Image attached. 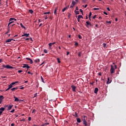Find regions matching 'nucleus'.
Here are the masks:
<instances>
[{
	"label": "nucleus",
	"instance_id": "obj_17",
	"mask_svg": "<svg viewBox=\"0 0 126 126\" xmlns=\"http://www.w3.org/2000/svg\"><path fill=\"white\" fill-rule=\"evenodd\" d=\"M18 90V87L13 88L12 89H11V90L12 91H15V90Z\"/></svg>",
	"mask_w": 126,
	"mask_h": 126
},
{
	"label": "nucleus",
	"instance_id": "obj_46",
	"mask_svg": "<svg viewBox=\"0 0 126 126\" xmlns=\"http://www.w3.org/2000/svg\"><path fill=\"white\" fill-rule=\"evenodd\" d=\"M2 67H4L5 68H6V65L3 64L2 65Z\"/></svg>",
	"mask_w": 126,
	"mask_h": 126
},
{
	"label": "nucleus",
	"instance_id": "obj_4",
	"mask_svg": "<svg viewBox=\"0 0 126 126\" xmlns=\"http://www.w3.org/2000/svg\"><path fill=\"white\" fill-rule=\"evenodd\" d=\"M71 88H72V90L73 91V92H76V87L75 86L72 85L71 86Z\"/></svg>",
	"mask_w": 126,
	"mask_h": 126
},
{
	"label": "nucleus",
	"instance_id": "obj_35",
	"mask_svg": "<svg viewBox=\"0 0 126 126\" xmlns=\"http://www.w3.org/2000/svg\"><path fill=\"white\" fill-rule=\"evenodd\" d=\"M58 63H61V61H60V58H57Z\"/></svg>",
	"mask_w": 126,
	"mask_h": 126
},
{
	"label": "nucleus",
	"instance_id": "obj_64",
	"mask_svg": "<svg viewBox=\"0 0 126 126\" xmlns=\"http://www.w3.org/2000/svg\"><path fill=\"white\" fill-rule=\"evenodd\" d=\"M101 74H101V73H100V72H99V73H98V75L101 76Z\"/></svg>",
	"mask_w": 126,
	"mask_h": 126
},
{
	"label": "nucleus",
	"instance_id": "obj_25",
	"mask_svg": "<svg viewBox=\"0 0 126 126\" xmlns=\"http://www.w3.org/2000/svg\"><path fill=\"white\" fill-rule=\"evenodd\" d=\"M78 18L80 19V18H83V17L81 15H79L78 16Z\"/></svg>",
	"mask_w": 126,
	"mask_h": 126
},
{
	"label": "nucleus",
	"instance_id": "obj_50",
	"mask_svg": "<svg viewBox=\"0 0 126 126\" xmlns=\"http://www.w3.org/2000/svg\"><path fill=\"white\" fill-rule=\"evenodd\" d=\"M52 43H50L49 44V47H52Z\"/></svg>",
	"mask_w": 126,
	"mask_h": 126
},
{
	"label": "nucleus",
	"instance_id": "obj_62",
	"mask_svg": "<svg viewBox=\"0 0 126 126\" xmlns=\"http://www.w3.org/2000/svg\"><path fill=\"white\" fill-rule=\"evenodd\" d=\"M117 65H115V69H117Z\"/></svg>",
	"mask_w": 126,
	"mask_h": 126
},
{
	"label": "nucleus",
	"instance_id": "obj_39",
	"mask_svg": "<svg viewBox=\"0 0 126 126\" xmlns=\"http://www.w3.org/2000/svg\"><path fill=\"white\" fill-rule=\"evenodd\" d=\"M106 23H108L109 24H111V23H112V22L110 21H106Z\"/></svg>",
	"mask_w": 126,
	"mask_h": 126
},
{
	"label": "nucleus",
	"instance_id": "obj_43",
	"mask_svg": "<svg viewBox=\"0 0 126 126\" xmlns=\"http://www.w3.org/2000/svg\"><path fill=\"white\" fill-rule=\"evenodd\" d=\"M28 74H31L32 75H33V73H31L30 71H29V72H28Z\"/></svg>",
	"mask_w": 126,
	"mask_h": 126
},
{
	"label": "nucleus",
	"instance_id": "obj_63",
	"mask_svg": "<svg viewBox=\"0 0 126 126\" xmlns=\"http://www.w3.org/2000/svg\"><path fill=\"white\" fill-rule=\"evenodd\" d=\"M78 9H78V7H77V6L76 7V10H78Z\"/></svg>",
	"mask_w": 126,
	"mask_h": 126
},
{
	"label": "nucleus",
	"instance_id": "obj_24",
	"mask_svg": "<svg viewBox=\"0 0 126 126\" xmlns=\"http://www.w3.org/2000/svg\"><path fill=\"white\" fill-rule=\"evenodd\" d=\"M29 11L30 13H31V14H32L33 13V10H32V9H30Z\"/></svg>",
	"mask_w": 126,
	"mask_h": 126
},
{
	"label": "nucleus",
	"instance_id": "obj_12",
	"mask_svg": "<svg viewBox=\"0 0 126 126\" xmlns=\"http://www.w3.org/2000/svg\"><path fill=\"white\" fill-rule=\"evenodd\" d=\"M98 91L99 90L98 89V88H95L94 91V93H95V94H97V93H98Z\"/></svg>",
	"mask_w": 126,
	"mask_h": 126
},
{
	"label": "nucleus",
	"instance_id": "obj_40",
	"mask_svg": "<svg viewBox=\"0 0 126 126\" xmlns=\"http://www.w3.org/2000/svg\"><path fill=\"white\" fill-rule=\"evenodd\" d=\"M48 18H49V16H48V15L46 16L45 18V20H47V19H48Z\"/></svg>",
	"mask_w": 126,
	"mask_h": 126
},
{
	"label": "nucleus",
	"instance_id": "obj_60",
	"mask_svg": "<svg viewBox=\"0 0 126 126\" xmlns=\"http://www.w3.org/2000/svg\"><path fill=\"white\" fill-rule=\"evenodd\" d=\"M8 33H9V29H8L7 32L5 33V34H8Z\"/></svg>",
	"mask_w": 126,
	"mask_h": 126
},
{
	"label": "nucleus",
	"instance_id": "obj_56",
	"mask_svg": "<svg viewBox=\"0 0 126 126\" xmlns=\"http://www.w3.org/2000/svg\"><path fill=\"white\" fill-rule=\"evenodd\" d=\"M30 39V38H27L26 39V40L27 41H29Z\"/></svg>",
	"mask_w": 126,
	"mask_h": 126
},
{
	"label": "nucleus",
	"instance_id": "obj_14",
	"mask_svg": "<svg viewBox=\"0 0 126 126\" xmlns=\"http://www.w3.org/2000/svg\"><path fill=\"white\" fill-rule=\"evenodd\" d=\"M29 35H30L29 33H24L22 35V36L24 37L25 36V37H29Z\"/></svg>",
	"mask_w": 126,
	"mask_h": 126
},
{
	"label": "nucleus",
	"instance_id": "obj_38",
	"mask_svg": "<svg viewBox=\"0 0 126 126\" xmlns=\"http://www.w3.org/2000/svg\"><path fill=\"white\" fill-rule=\"evenodd\" d=\"M44 52L45 54L48 53V50H47L46 49H44Z\"/></svg>",
	"mask_w": 126,
	"mask_h": 126
},
{
	"label": "nucleus",
	"instance_id": "obj_36",
	"mask_svg": "<svg viewBox=\"0 0 126 126\" xmlns=\"http://www.w3.org/2000/svg\"><path fill=\"white\" fill-rule=\"evenodd\" d=\"M80 12H81L82 15H83V10L82 9H80Z\"/></svg>",
	"mask_w": 126,
	"mask_h": 126
},
{
	"label": "nucleus",
	"instance_id": "obj_41",
	"mask_svg": "<svg viewBox=\"0 0 126 126\" xmlns=\"http://www.w3.org/2000/svg\"><path fill=\"white\" fill-rule=\"evenodd\" d=\"M15 111V109H13L10 111V113H14V111Z\"/></svg>",
	"mask_w": 126,
	"mask_h": 126
},
{
	"label": "nucleus",
	"instance_id": "obj_34",
	"mask_svg": "<svg viewBox=\"0 0 126 126\" xmlns=\"http://www.w3.org/2000/svg\"><path fill=\"white\" fill-rule=\"evenodd\" d=\"M35 113H36V110L35 109H33L32 110V114H35Z\"/></svg>",
	"mask_w": 126,
	"mask_h": 126
},
{
	"label": "nucleus",
	"instance_id": "obj_54",
	"mask_svg": "<svg viewBox=\"0 0 126 126\" xmlns=\"http://www.w3.org/2000/svg\"><path fill=\"white\" fill-rule=\"evenodd\" d=\"M26 60H28V61H31V59H30L29 58H27Z\"/></svg>",
	"mask_w": 126,
	"mask_h": 126
},
{
	"label": "nucleus",
	"instance_id": "obj_8",
	"mask_svg": "<svg viewBox=\"0 0 126 126\" xmlns=\"http://www.w3.org/2000/svg\"><path fill=\"white\" fill-rule=\"evenodd\" d=\"M4 99V97L2 95H0V104H1V102H2V100Z\"/></svg>",
	"mask_w": 126,
	"mask_h": 126
},
{
	"label": "nucleus",
	"instance_id": "obj_59",
	"mask_svg": "<svg viewBox=\"0 0 126 126\" xmlns=\"http://www.w3.org/2000/svg\"><path fill=\"white\" fill-rule=\"evenodd\" d=\"M107 10L108 11H110L111 10L110 9V8H109V7H107Z\"/></svg>",
	"mask_w": 126,
	"mask_h": 126
},
{
	"label": "nucleus",
	"instance_id": "obj_9",
	"mask_svg": "<svg viewBox=\"0 0 126 126\" xmlns=\"http://www.w3.org/2000/svg\"><path fill=\"white\" fill-rule=\"evenodd\" d=\"M14 84H15V83H12L11 84H10L9 86L8 87L10 89L12 88V87H13V85H14Z\"/></svg>",
	"mask_w": 126,
	"mask_h": 126
},
{
	"label": "nucleus",
	"instance_id": "obj_49",
	"mask_svg": "<svg viewBox=\"0 0 126 126\" xmlns=\"http://www.w3.org/2000/svg\"><path fill=\"white\" fill-rule=\"evenodd\" d=\"M27 68H28L27 70H28V69H29V68H30V66L28 65V66H27Z\"/></svg>",
	"mask_w": 126,
	"mask_h": 126
},
{
	"label": "nucleus",
	"instance_id": "obj_57",
	"mask_svg": "<svg viewBox=\"0 0 126 126\" xmlns=\"http://www.w3.org/2000/svg\"><path fill=\"white\" fill-rule=\"evenodd\" d=\"M75 45L76 46H78V43L75 42Z\"/></svg>",
	"mask_w": 126,
	"mask_h": 126
},
{
	"label": "nucleus",
	"instance_id": "obj_3",
	"mask_svg": "<svg viewBox=\"0 0 126 126\" xmlns=\"http://www.w3.org/2000/svg\"><path fill=\"white\" fill-rule=\"evenodd\" d=\"M76 4V2L72 0L71 2V4L70 6V8H73V6H74Z\"/></svg>",
	"mask_w": 126,
	"mask_h": 126
},
{
	"label": "nucleus",
	"instance_id": "obj_58",
	"mask_svg": "<svg viewBox=\"0 0 126 126\" xmlns=\"http://www.w3.org/2000/svg\"><path fill=\"white\" fill-rule=\"evenodd\" d=\"M37 94L36 93L34 94V97H37Z\"/></svg>",
	"mask_w": 126,
	"mask_h": 126
},
{
	"label": "nucleus",
	"instance_id": "obj_53",
	"mask_svg": "<svg viewBox=\"0 0 126 126\" xmlns=\"http://www.w3.org/2000/svg\"><path fill=\"white\" fill-rule=\"evenodd\" d=\"M28 121H29V122H30V121H31V117L29 118Z\"/></svg>",
	"mask_w": 126,
	"mask_h": 126
},
{
	"label": "nucleus",
	"instance_id": "obj_2",
	"mask_svg": "<svg viewBox=\"0 0 126 126\" xmlns=\"http://www.w3.org/2000/svg\"><path fill=\"white\" fill-rule=\"evenodd\" d=\"M110 73H111V74L115 73V69L114 68V66L112 65H111Z\"/></svg>",
	"mask_w": 126,
	"mask_h": 126
},
{
	"label": "nucleus",
	"instance_id": "obj_21",
	"mask_svg": "<svg viewBox=\"0 0 126 126\" xmlns=\"http://www.w3.org/2000/svg\"><path fill=\"white\" fill-rule=\"evenodd\" d=\"M20 25L21 27H22V28H24V29H25V27H24V26H23V25L22 24V23H20Z\"/></svg>",
	"mask_w": 126,
	"mask_h": 126
},
{
	"label": "nucleus",
	"instance_id": "obj_37",
	"mask_svg": "<svg viewBox=\"0 0 126 126\" xmlns=\"http://www.w3.org/2000/svg\"><path fill=\"white\" fill-rule=\"evenodd\" d=\"M21 122H25V119L23 118L20 120Z\"/></svg>",
	"mask_w": 126,
	"mask_h": 126
},
{
	"label": "nucleus",
	"instance_id": "obj_48",
	"mask_svg": "<svg viewBox=\"0 0 126 126\" xmlns=\"http://www.w3.org/2000/svg\"><path fill=\"white\" fill-rule=\"evenodd\" d=\"M96 16H97L96 15H95L93 17V19H95V18L96 17Z\"/></svg>",
	"mask_w": 126,
	"mask_h": 126
},
{
	"label": "nucleus",
	"instance_id": "obj_5",
	"mask_svg": "<svg viewBox=\"0 0 126 126\" xmlns=\"http://www.w3.org/2000/svg\"><path fill=\"white\" fill-rule=\"evenodd\" d=\"M6 107H8L7 111H9V110H11V109H12L13 105H6Z\"/></svg>",
	"mask_w": 126,
	"mask_h": 126
},
{
	"label": "nucleus",
	"instance_id": "obj_19",
	"mask_svg": "<svg viewBox=\"0 0 126 126\" xmlns=\"http://www.w3.org/2000/svg\"><path fill=\"white\" fill-rule=\"evenodd\" d=\"M28 64H24L23 66V68H25V67H27Z\"/></svg>",
	"mask_w": 126,
	"mask_h": 126
},
{
	"label": "nucleus",
	"instance_id": "obj_11",
	"mask_svg": "<svg viewBox=\"0 0 126 126\" xmlns=\"http://www.w3.org/2000/svg\"><path fill=\"white\" fill-rule=\"evenodd\" d=\"M4 110H5V108H4V107H1L0 108V112L2 114V112H3V111H4Z\"/></svg>",
	"mask_w": 126,
	"mask_h": 126
},
{
	"label": "nucleus",
	"instance_id": "obj_42",
	"mask_svg": "<svg viewBox=\"0 0 126 126\" xmlns=\"http://www.w3.org/2000/svg\"><path fill=\"white\" fill-rule=\"evenodd\" d=\"M30 63H31V64L33 63V60H32L31 59V60H30Z\"/></svg>",
	"mask_w": 126,
	"mask_h": 126
},
{
	"label": "nucleus",
	"instance_id": "obj_23",
	"mask_svg": "<svg viewBox=\"0 0 126 126\" xmlns=\"http://www.w3.org/2000/svg\"><path fill=\"white\" fill-rule=\"evenodd\" d=\"M40 78L41 79V81L43 83H45V82L44 81V78H43V77L42 76H40Z\"/></svg>",
	"mask_w": 126,
	"mask_h": 126
},
{
	"label": "nucleus",
	"instance_id": "obj_29",
	"mask_svg": "<svg viewBox=\"0 0 126 126\" xmlns=\"http://www.w3.org/2000/svg\"><path fill=\"white\" fill-rule=\"evenodd\" d=\"M91 15H92V12H90L89 15V18H91Z\"/></svg>",
	"mask_w": 126,
	"mask_h": 126
},
{
	"label": "nucleus",
	"instance_id": "obj_16",
	"mask_svg": "<svg viewBox=\"0 0 126 126\" xmlns=\"http://www.w3.org/2000/svg\"><path fill=\"white\" fill-rule=\"evenodd\" d=\"M12 40H13V39H8L6 40V43H10Z\"/></svg>",
	"mask_w": 126,
	"mask_h": 126
},
{
	"label": "nucleus",
	"instance_id": "obj_61",
	"mask_svg": "<svg viewBox=\"0 0 126 126\" xmlns=\"http://www.w3.org/2000/svg\"><path fill=\"white\" fill-rule=\"evenodd\" d=\"M69 55V52H67L66 56H68Z\"/></svg>",
	"mask_w": 126,
	"mask_h": 126
},
{
	"label": "nucleus",
	"instance_id": "obj_15",
	"mask_svg": "<svg viewBox=\"0 0 126 126\" xmlns=\"http://www.w3.org/2000/svg\"><path fill=\"white\" fill-rule=\"evenodd\" d=\"M83 122L84 125H85V126H87V122H86V119H83Z\"/></svg>",
	"mask_w": 126,
	"mask_h": 126
},
{
	"label": "nucleus",
	"instance_id": "obj_1",
	"mask_svg": "<svg viewBox=\"0 0 126 126\" xmlns=\"http://www.w3.org/2000/svg\"><path fill=\"white\" fill-rule=\"evenodd\" d=\"M16 19L15 18H11L9 19V24H8V27L9 28V25H10V24H12V23H13V22H14V21H16Z\"/></svg>",
	"mask_w": 126,
	"mask_h": 126
},
{
	"label": "nucleus",
	"instance_id": "obj_26",
	"mask_svg": "<svg viewBox=\"0 0 126 126\" xmlns=\"http://www.w3.org/2000/svg\"><path fill=\"white\" fill-rule=\"evenodd\" d=\"M81 53H82L81 52H80L78 53V57H81Z\"/></svg>",
	"mask_w": 126,
	"mask_h": 126
},
{
	"label": "nucleus",
	"instance_id": "obj_28",
	"mask_svg": "<svg viewBox=\"0 0 126 126\" xmlns=\"http://www.w3.org/2000/svg\"><path fill=\"white\" fill-rule=\"evenodd\" d=\"M107 44L106 43H103V46L104 48H106Z\"/></svg>",
	"mask_w": 126,
	"mask_h": 126
},
{
	"label": "nucleus",
	"instance_id": "obj_22",
	"mask_svg": "<svg viewBox=\"0 0 126 126\" xmlns=\"http://www.w3.org/2000/svg\"><path fill=\"white\" fill-rule=\"evenodd\" d=\"M66 9H67V7H66L64 8L62 10L63 12H64V11H65V10H66Z\"/></svg>",
	"mask_w": 126,
	"mask_h": 126
},
{
	"label": "nucleus",
	"instance_id": "obj_31",
	"mask_svg": "<svg viewBox=\"0 0 126 126\" xmlns=\"http://www.w3.org/2000/svg\"><path fill=\"white\" fill-rule=\"evenodd\" d=\"M75 13H76V14H79V11L75 10Z\"/></svg>",
	"mask_w": 126,
	"mask_h": 126
},
{
	"label": "nucleus",
	"instance_id": "obj_13",
	"mask_svg": "<svg viewBox=\"0 0 126 126\" xmlns=\"http://www.w3.org/2000/svg\"><path fill=\"white\" fill-rule=\"evenodd\" d=\"M111 82H112V80H110V78H108L107 84H110V83H111Z\"/></svg>",
	"mask_w": 126,
	"mask_h": 126
},
{
	"label": "nucleus",
	"instance_id": "obj_33",
	"mask_svg": "<svg viewBox=\"0 0 126 126\" xmlns=\"http://www.w3.org/2000/svg\"><path fill=\"white\" fill-rule=\"evenodd\" d=\"M78 38L79 39H82V36H81V35H80V34H78Z\"/></svg>",
	"mask_w": 126,
	"mask_h": 126
},
{
	"label": "nucleus",
	"instance_id": "obj_45",
	"mask_svg": "<svg viewBox=\"0 0 126 126\" xmlns=\"http://www.w3.org/2000/svg\"><path fill=\"white\" fill-rule=\"evenodd\" d=\"M87 4L85 5V6L84 5H83V6L84 7V8H86L87 7Z\"/></svg>",
	"mask_w": 126,
	"mask_h": 126
},
{
	"label": "nucleus",
	"instance_id": "obj_55",
	"mask_svg": "<svg viewBox=\"0 0 126 126\" xmlns=\"http://www.w3.org/2000/svg\"><path fill=\"white\" fill-rule=\"evenodd\" d=\"M11 126H15V124H14V123H12V124H11Z\"/></svg>",
	"mask_w": 126,
	"mask_h": 126
},
{
	"label": "nucleus",
	"instance_id": "obj_51",
	"mask_svg": "<svg viewBox=\"0 0 126 126\" xmlns=\"http://www.w3.org/2000/svg\"><path fill=\"white\" fill-rule=\"evenodd\" d=\"M9 89H10V88H9V87H8V88H7V89L5 90V91H8V90H9Z\"/></svg>",
	"mask_w": 126,
	"mask_h": 126
},
{
	"label": "nucleus",
	"instance_id": "obj_7",
	"mask_svg": "<svg viewBox=\"0 0 126 126\" xmlns=\"http://www.w3.org/2000/svg\"><path fill=\"white\" fill-rule=\"evenodd\" d=\"M86 24L87 25H86V27H87L88 28V25H90V26H92V25L91 24V22H89L88 21L86 22Z\"/></svg>",
	"mask_w": 126,
	"mask_h": 126
},
{
	"label": "nucleus",
	"instance_id": "obj_20",
	"mask_svg": "<svg viewBox=\"0 0 126 126\" xmlns=\"http://www.w3.org/2000/svg\"><path fill=\"white\" fill-rule=\"evenodd\" d=\"M58 11V8H56L55 9V11H54V14H56V15H57V11Z\"/></svg>",
	"mask_w": 126,
	"mask_h": 126
},
{
	"label": "nucleus",
	"instance_id": "obj_52",
	"mask_svg": "<svg viewBox=\"0 0 126 126\" xmlns=\"http://www.w3.org/2000/svg\"><path fill=\"white\" fill-rule=\"evenodd\" d=\"M104 14H105V15H108V13L106 12H103Z\"/></svg>",
	"mask_w": 126,
	"mask_h": 126
},
{
	"label": "nucleus",
	"instance_id": "obj_18",
	"mask_svg": "<svg viewBox=\"0 0 126 126\" xmlns=\"http://www.w3.org/2000/svg\"><path fill=\"white\" fill-rule=\"evenodd\" d=\"M77 123H81V120H80V118H77Z\"/></svg>",
	"mask_w": 126,
	"mask_h": 126
},
{
	"label": "nucleus",
	"instance_id": "obj_30",
	"mask_svg": "<svg viewBox=\"0 0 126 126\" xmlns=\"http://www.w3.org/2000/svg\"><path fill=\"white\" fill-rule=\"evenodd\" d=\"M100 9L99 8H94V10H99Z\"/></svg>",
	"mask_w": 126,
	"mask_h": 126
},
{
	"label": "nucleus",
	"instance_id": "obj_6",
	"mask_svg": "<svg viewBox=\"0 0 126 126\" xmlns=\"http://www.w3.org/2000/svg\"><path fill=\"white\" fill-rule=\"evenodd\" d=\"M6 68L7 69H10L11 68H13V67L10 66L9 64H7L6 65Z\"/></svg>",
	"mask_w": 126,
	"mask_h": 126
},
{
	"label": "nucleus",
	"instance_id": "obj_27",
	"mask_svg": "<svg viewBox=\"0 0 126 126\" xmlns=\"http://www.w3.org/2000/svg\"><path fill=\"white\" fill-rule=\"evenodd\" d=\"M73 116L74 117H75L76 118L77 117H78V116H77V113H76V112H75V114H74Z\"/></svg>",
	"mask_w": 126,
	"mask_h": 126
},
{
	"label": "nucleus",
	"instance_id": "obj_47",
	"mask_svg": "<svg viewBox=\"0 0 126 126\" xmlns=\"http://www.w3.org/2000/svg\"><path fill=\"white\" fill-rule=\"evenodd\" d=\"M78 22H80V19L79 18H77Z\"/></svg>",
	"mask_w": 126,
	"mask_h": 126
},
{
	"label": "nucleus",
	"instance_id": "obj_10",
	"mask_svg": "<svg viewBox=\"0 0 126 126\" xmlns=\"http://www.w3.org/2000/svg\"><path fill=\"white\" fill-rule=\"evenodd\" d=\"M14 98L15 99V100H14L15 102H18L20 101L19 99H18V97H15V95H14Z\"/></svg>",
	"mask_w": 126,
	"mask_h": 126
},
{
	"label": "nucleus",
	"instance_id": "obj_32",
	"mask_svg": "<svg viewBox=\"0 0 126 126\" xmlns=\"http://www.w3.org/2000/svg\"><path fill=\"white\" fill-rule=\"evenodd\" d=\"M44 14L46 15V14H50V12H44Z\"/></svg>",
	"mask_w": 126,
	"mask_h": 126
},
{
	"label": "nucleus",
	"instance_id": "obj_44",
	"mask_svg": "<svg viewBox=\"0 0 126 126\" xmlns=\"http://www.w3.org/2000/svg\"><path fill=\"white\" fill-rule=\"evenodd\" d=\"M22 70H18V72H19V73H21V72H22Z\"/></svg>",
	"mask_w": 126,
	"mask_h": 126
}]
</instances>
